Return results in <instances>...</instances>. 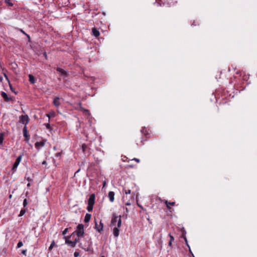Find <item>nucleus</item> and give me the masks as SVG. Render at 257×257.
Returning <instances> with one entry per match:
<instances>
[{"mask_svg":"<svg viewBox=\"0 0 257 257\" xmlns=\"http://www.w3.org/2000/svg\"><path fill=\"white\" fill-rule=\"evenodd\" d=\"M121 225V216L113 214L110 222V227L112 229L113 235L117 237L119 235V229Z\"/></svg>","mask_w":257,"mask_h":257,"instance_id":"f03ea898","label":"nucleus"},{"mask_svg":"<svg viewBox=\"0 0 257 257\" xmlns=\"http://www.w3.org/2000/svg\"><path fill=\"white\" fill-rule=\"evenodd\" d=\"M26 210L27 209H21V210L20 211V214L19 215V216L21 217V216H23L25 214V212L26 211Z\"/></svg>","mask_w":257,"mask_h":257,"instance_id":"4be33fe9","label":"nucleus"},{"mask_svg":"<svg viewBox=\"0 0 257 257\" xmlns=\"http://www.w3.org/2000/svg\"><path fill=\"white\" fill-rule=\"evenodd\" d=\"M23 245L22 241H20L17 244V248H20Z\"/></svg>","mask_w":257,"mask_h":257,"instance_id":"a878e982","label":"nucleus"},{"mask_svg":"<svg viewBox=\"0 0 257 257\" xmlns=\"http://www.w3.org/2000/svg\"><path fill=\"white\" fill-rule=\"evenodd\" d=\"M68 228H65V229L63 230V232H62L63 234V235L66 234L67 233V232H68Z\"/></svg>","mask_w":257,"mask_h":257,"instance_id":"7c9ffc66","label":"nucleus"},{"mask_svg":"<svg viewBox=\"0 0 257 257\" xmlns=\"http://www.w3.org/2000/svg\"><path fill=\"white\" fill-rule=\"evenodd\" d=\"M55 115V113L54 112H51V113H50L49 114H47V116L49 118H50V117H54Z\"/></svg>","mask_w":257,"mask_h":257,"instance_id":"b1692460","label":"nucleus"},{"mask_svg":"<svg viewBox=\"0 0 257 257\" xmlns=\"http://www.w3.org/2000/svg\"><path fill=\"white\" fill-rule=\"evenodd\" d=\"M129 167H130V168H132V167H133L132 165L129 166Z\"/></svg>","mask_w":257,"mask_h":257,"instance_id":"c03bdc74","label":"nucleus"},{"mask_svg":"<svg viewBox=\"0 0 257 257\" xmlns=\"http://www.w3.org/2000/svg\"><path fill=\"white\" fill-rule=\"evenodd\" d=\"M31 186V182H29L28 184H27V187H29Z\"/></svg>","mask_w":257,"mask_h":257,"instance_id":"58836bf2","label":"nucleus"},{"mask_svg":"<svg viewBox=\"0 0 257 257\" xmlns=\"http://www.w3.org/2000/svg\"><path fill=\"white\" fill-rule=\"evenodd\" d=\"M84 233V225L82 224H79L76 230L70 236H65L64 237V238L65 239V243L68 244L70 246L75 247L80 240L79 237H82Z\"/></svg>","mask_w":257,"mask_h":257,"instance_id":"f257e3e1","label":"nucleus"},{"mask_svg":"<svg viewBox=\"0 0 257 257\" xmlns=\"http://www.w3.org/2000/svg\"><path fill=\"white\" fill-rule=\"evenodd\" d=\"M91 214L87 213L86 214L84 218V222H88L90 221L91 218Z\"/></svg>","mask_w":257,"mask_h":257,"instance_id":"6ab92c4d","label":"nucleus"},{"mask_svg":"<svg viewBox=\"0 0 257 257\" xmlns=\"http://www.w3.org/2000/svg\"><path fill=\"white\" fill-rule=\"evenodd\" d=\"M4 76L5 77V78H6V79L9 81V80L8 77V76H7V74H5V73L4 74Z\"/></svg>","mask_w":257,"mask_h":257,"instance_id":"e433bc0d","label":"nucleus"},{"mask_svg":"<svg viewBox=\"0 0 257 257\" xmlns=\"http://www.w3.org/2000/svg\"><path fill=\"white\" fill-rule=\"evenodd\" d=\"M56 70L58 72H59L60 74H61V75H62L64 77L68 76L67 72L64 69H63L61 68H59V67H57L56 68Z\"/></svg>","mask_w":257,"mask_h":257,"instance_id":"1a4fd4ad","label":"nucleus"},{"mask_svg":"<svg viewBox=\"0 0 257 257\" xmlns=\"http://www.w3.org/2000/svg\"><path fill=\"white\" fill-rule=\"evenodd\" d=\"M169 236L170 237V240H169V241L168 245H169V246L170 247H171L172 246V242L174 240V237L172 235H171V234H169Z\"/></svg>","mask_w":257,"mask_h":257,"instance_id":"aec40b11","label":"nucleus"},{"mask_svg":"<svg viewBox=\"0 0 257 257\" xmlns=\"http://www.w3.org/2000/svg\"><path fill=\"white\" fill-rule=\"evenodd\" d=\"M87 148V146L85 144H83L82 145V150L83 152L85 151L86 149Z\"/></svg>","mask_w":257,"mask_h":257,"instance_id":"cd10ccee","label":"nucleus"},{"mask_svg":"<svg viewBox=\"0 0 257 257\" xmlns=\"http://www.w3.org/2000/svg\"><path fill=\"white\" fill-rule=\"evenodd\" d=\"M42 164H43V165H46V164H47V162H46V161H44L42 162Z\"/></svg>","mask_w":257,"mask_h":257,"instance_id":"4c0bfd02","label":"nucleus"},{"mask_svg":"<svg viewBox=\"0 0 257 257\" xmlns=\"http://www.w3.org/2000/svg\"><path fill=\"white\" fill-rule=\"evenodd\" d=\"M44 145L43 142H37L35 143V146L37 149L39 150L40 148L43 147Z\"/></svg>","mask_w":257,"mask_h":257,"instance_id":"f3484780","label":"nucleus"},{"mask_svg":"<svg viewBox=\"0 0 257 257\" xmlns=\"http://www.w3.org/2000/svg\"><path fill=\"white\" fill-rule=\"evenodd\" d=\"M84 110H85V111H88V110H86V109H85Z\"/></svg>","mask_w":257,"mask_h":257,"instance_id":"49530a36","label":"nucleus"},{"mask_svg":"<svg viewBox=\"0 0 257 257\" xmlns=\"http://www.w3.org/2000/svg\"><path fill=\"white\" fill-rule=\"evenodd\" d=\"M3 80V78L0 76V82H1Z\"/></svg>","mask_w":257,"mask_h":257,"instance_id":"ea45409f","label":"nucleus"},{"mask_svg":"<svg viewBox=\"0 0 257 257\" xmlns=\"http://www.w3.org/2000/svg\"><path fill=\"white\" fill-rule=\"evenodd\" d=\"M163 201V202H164L166 204L167 209L169 210H171V206H174L175 205V202H174H174H169L166 200H165Z\"/></svg>","mask_w":257,"mask_h":257,"instance_id":"9d476101","label":"nucleus"},{"mask_svg":"<svg viewBox=\"0 0 257 257\" xmlns=\"http://www.w3.org/2000/svg\"><path fill=\"white\" fill-rule=\"evenodd\" d=\"M95 196L94 194H92L90 195L89 198L88 200V206L87 207V210L89 212L92 211L93 205L95 203Z\"/></svg>","mask_w":257,"mask_h":257,"instance_id":"20e7f679","label":"nucleus"},{"mask_svg":"<svg viewBox=\"0 0 257 257\" xmlns=\"http://www.w3.org/2000/svg\"><path fill=\"white\" fill-rule=\"evenodd\" d=\"M1 96L4 98L5 101H9L11 100V98L9 97L7 94L5 92H2Z\"/></svg>","mask_w":257,"mask_h":257,"instance_id":"ddd939ff","label":"nucleus"},{"mask_svg":"<svg viewBox=\"0 0 257 257\" xmlns=\"http://www.w3.org/2000/svg\"><path fill=\"white\" fill-rule=\"evenodd\" d=\"M9 86H10V87L11 90L12 91H14V90H13V87H12V84L10 83V81H9Z\"/></svg>","mask_w":257,"mask_h":257,"instance_id":"473e14b6","label":"nucleus"},{"mask_svg":"<svg viewBox=\"0 0 257 257\" xmlns=\"http://www.w3.org/2000/svg\"><path fill=\"white\" fill-rule=\"evenodd\" d=\"M145 141V140H144L142 139V140H141V142H142V143H143V142H144V141Z\"/></svg>","mask_w":257,"mask_h":257,"instance_id":"79ce46f5","label":"nucleus"},{"mask_svg":"<svg viewBox=\"0 0 257 257\" xmlns=\"http://www.w3.org/2000/svg\"><path fill=\"white\" fill-rule=\"evenodd\" d=\"M101 257H105V256H103V255H102V256H101Z\"/></svg>","mask_w":257,"mask_h":257,"instance_id":"de8ad7c7","label":"nucleus"},{"mask_svg":"<svg viewBox=\"0 0 257 257\" xmlns=\"http://www.w3.org/2000/svg\"><path fill=\"white\" fill-rule=\"evenodd\" d=\"M4 141V138L3 136H0V145H2L3 144Z\"/></svg>","mask_w":257,"mask_h":257,"instance_id":"c756f323","label":"nucleus"},{"mask_svg":"<svg viewBox=\"0 0 257 257\" xmlns=\"http://www.w3.org/2000/svg\"><path fill=\"white\" fill-rule=\"evenodd\" d=\"M138 206H139L140 208H142V207L141 206H140V205H139V204H138Z\"/></svg>","mask_w":257,"mask_h":257,"instance_id":"37998d69","label":"nucleus"},{"mask_svg":"<svg viewBox=\"0 0 257 257\" xmlns=\"http://www.w3.org/2000/svg\"><path fill=\"white\" fill-rule=\"evenodd\" d=\"M21 32L24 35H26L29 39H30V36L27 35L23 30H21Z\"/></svg>","mask_w":257,"mask_h":257,"instance_id":"c85d7f7f","label":"nucleus"},{"mask_svg":"<svg viewBox=\"0 0 257 257\" xmlns=\"http://www.w3.org/2000/svg\"><path fill=\"white\" fill-rule=\"evenodd\" d=\"M141 132L143 134H144L145 136L148 134L147 129L145 127L142 128V130H141Z\"/></svg>","mask_w":257,"mask_h":257,"instance_id":"412c9836","label":"nucleus"},{"mask_svg":"<svg viewBox=\"0 0 257 257\" xmlns=\"http://www.w3.org/2000/svg\"><path fill=\"white\" fill-rule=\"evenodd\" d=\"M53 104L56 107H58L60 105L61 102L60 101V98L59 97H56L54 98Z\"/></svg>","mask_w":257,"mask_h":257,"instance_id":"f8f14e48","label":"nucleus"},{"mask_svg":"<svg viewBox=\"0 0 257 257\" xmlns=\"http://www.w3.org/2000/svg\"><path fill=\"white\" fill-rule=\"evenodd\" d=\"M92 35L95 37H98L100 35L99 31L96 28H92Z\"/></svg>","mask_w":257,"mask_h":257,"instance_id":"dca6fc26","label":"nucleus"},{"mask_svg":"<svg viewBox=\"0 0 257 257\" xmlns=\"http://www.w3.org/2000/svg\"><path fill=\"white\" fill-rule=\"evenodd\" d=\"M108 197L111 202H113L114 200V193L113 191H109L108 192Z\"/></svg>","mask_w":257,"mask_h":257,"instance_id":"4468645a","label":"nucleus"},{"mask_svg":"<svg viewBox=\"0 0 257 257\" xmlns=\"http://www.w3.org/2000/svg\"><path fill=\"white\" fill-rule=\"evenodd\" d=\"M23 134H24V136L26 138L25 141H26L27 143H28L29 141V136L28 135V131H27V128L26 126H25L23 128Z\"/></svg>","mask_w":257,"mask_h":257,"instance_id":"9b49d317","label":"nucleus"},{"mask_svg":"<svg viewBox=\"0 0 257 257\" xmlns=\"http://www.w3.org/2000/svg\"><path fill=\"white\" fill-rule=\"evenodd\" d=\"M34 175L32 174L29 175L28 173H26L25 179H26L29 182H31L33 181Z\"/></svg>","mask_w":257,"mask_h":257,"instance_id":"2eb2a0df","label":"nucleus"},{"mask_svg":"<svg viewBox=\"0 0 257 257\" xmlns=\"http://www.w3.org/2000/svg\"><path fill=\"white\" fill-rule=\"evenodd\" d=\"M29 80L32 84H34L35 83V77L32 74L29 75Z\"/></svg>","mask_w":257,"mask_h":257,"instance_id":"a211bd4d","label":"nucleus"},{"mask_svg":"<svg viewBox=\"0 0 257 257\" xmlns=\"http://www.w3.org/2000/svg\"><path fill=\"white\" fill-rule=\"evenodd\" d=\"M27 204H28L27 200V199H25L24 200V201H23V206H24V208L26 207V206L27 205Z\"/></svg>","mask_w":257,"mask_h":257,"instance_id":"bb28decb","label":"nucleus"},{"mask_svg":"<svg viewBox=\"0 0 257 257\" xmlns=\"http://www.w3.org/2000/svg\"><path fill=\"white\" fill-rule=\"evenodd\" d=\"M55 246V242L54 240H53L51 242V243L50 244V246L49 247V250H51L52 249V248H53V247Z\"/></svg>","mask_w":257,"mask_h":257,"instance_id":"5701e85b","label":"nucleus"},{"mask_svg":"<svg viewBox=\"0 0 257 257\" xmlns=\"http://www.w3.org/2000/svg\"><path fill=\"white\" fill-rule=\"evenodd\" d=\"M92 245L91 238L88 237L82 239L79 244L80 247L86 251H89Z\"/></svg>","mask_w":257,"mask_h":257,"instance_id":"7ed1b4c3","label":"nucleus"},{"mask_svg":"<svg viewBox=\"0 0 257 257\" xmlns=\"http://www.w3.org/2000/svg\"><path fill=\"white\" fill-rule=\"evenodd\" d=\"M94 228L98 232H101L103 230V225L101 220L99 223L96 220L95 221Z\"/></svg>","mask_w":257,"mask_h":257,"instance_id":"423d86ee","label":"nucleus"},{"mask_svg":"<svg viewBox=\"0 0 257 257\" xmlns=\"http://www.w3.org/2000/svg\"><path fill=\"white\" fill-rule=\"evenodd\" d=\"M125 210L127 212L128 211V209L127 208H125Z\"/></svg>","mask_w":257,"mask_h":257,"instance_id":"a19ab883","label":"nucleus"},{"mask_svg":"<svg viewBox=\"0 0 257 257\" xmlns=\"http://www.w3.org/2000/svg\"><path fill=\"white\" fill-rule=\"evenodd\" d=\"M61 156V153H57L56 154L55 156L58 157Z\"/></svg>","mask_w":257,"mask_h":257,"instance_id":"c9c22d12","label":"nucleus"},{"mask_svg":"<svg viewBox=\"0 0 257 257\" xmlns=\"http://www.w3.org/2000/svg\"><path fill=\"white\" fill-rule=\"evenodd\" d=\"M132 160H135V161H136L137 163H139L140 162V160L139 159H137V158H134Z\"/></svg>","mask_w":257,"mask_h":257,"instance_id":"72a5a7b5","label":"nucleus"},{"mask_svg":"<svg viewBox=\"0 0 257 257\" xmlns=\"http://www.w3.org/2000/svg\"><path fill=\"white\" fill-rule=\"evenodd\" d=\"M79 255V253L78 252H75L74 253V257H78Z\"/></svg>","mask_w":257,"mask_h":257,"instance_id":"2f4dec72","label":"nucleus"},{"mask_svg":"<svg viewBox=\"0 0 257 257\" xmlns=\"http://www.w3.org/2000/svg\"><path fill=\"white\" fill-rule=\"evenodd\" d=\"M79 105H80V107L81 108V103H79Z\"/></svg>","mask_w":257,"mask_h":257,"instance_id":"a18cd8bd","label":"nucleus"},{"mask_svg":"<svg viewBox=\"0 0 257 257\" xmlns=\"http://www.w3.org/2000/svg\"><path fill=\"white\" fill-rule=\"evenodd\" d=\"M29 118L28 115H24L20 116V121L24 124L25 126L29 122Z\"/></svg>","mask_w":257,"mask_h":257,"instance_id":"0eeeda50","label":"nucleus"},{"mask_svg":"<svg viewBox=\"0 0 257 257\" xmlns=\"http://www.w3.org/2000/svg\"><path fill=\"white\" fill-rule=\"evenodd\" d=\"M6 3L9 5L10 6H13V4L11 2V0H5Z\"/></svg>","mask_w":257,"mask_h":257,"instance_id":"393cba45","label":"nucleus"},{"mask_svg":"<svg viewBox=\"0 0 257 257\" xmlns=\"http://www.w3.org/2000/svg\"><path fill=\"white\" fill-rule=\"evenodd\" d=\"M123 191L124 192L126 196H123L122 197V201L125 204V205L129 206L131 205V203L130 201L127 200V195L131 194V190L124 187L123 189Z\"/></svg>","mask_w":257,"mask_h":257,"instance_id":"39448f33","label":"nucleus"},{"mask_svg":"<svg viewBox=\"0 0 257 257\" xmlns=\"http://www.w3.org/2000/svg\"><path fill=\"white\" fill-rule=\"evenodd\" d=\"M22 157V156L20 155L17 158L16 160L13 165V169H12L13 170L16 171V170L18 166H19L20 162L21 161Z\"/></svg>","mask_w":257,"mask_h":257,"instance_id":"6e6552de","label":"nucleus"},{"mask_svg":"<svg viewBox=\"0 0 257 257\" xmlns=\"http://www.w3.org/2000/svg\"><path fill=\"white\" fill-rule=\"evenodd\" d=\"M26 251H27V250L26 249H24V250H23L22 251V253L23 254H24V255H26Z\"/></svg>","mask_w":257,"mask_h":257,"instance_id":"f704fd0d","label":"nucleus"}]
</instances>
